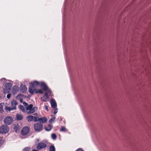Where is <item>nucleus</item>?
I'll use <instances>...</instances> for the list:
<instances>
[{
  "label": "nucleus",
  "instance_id": "412c9836",
  "mask_svg": "<svg viewBox=\"0 0 151 151\" xmlns=\"http://www.w3.org/2000/svg\"><path fill=\"white\" fill-rule=\"evenodd\" d=\"M23 95L21 94H19L17 96V99H18L22 103L23 101V99L22 98H19V97H22L23 96Z\"/></svg>",
  "mask_w": 151,
  "mask_h": 151
},
{
  "label": "nucleus",
  "instance_id": "2f4dec72",
  "mask_svg": "<svg viewBox=\"0 0 151 151\" xmlns=\"http://www.w3.org/2000/svg\"><path fill=\"white\" fill-rule=\"evenodd\" d=\"M54 109V114H56L58 111V109L57 108V107L55 108H53Z\"/></svg>",
  "mask_w": 151,
  "mask_h": 151
},
{
  "label": "nucleus",
  "instance_id": "423d86ee",
  "mask_svg": "<svg viewBox=\"0 0 151 151\" xmlns=\"http://www.w3.org/2000/svg\"><path fill=\"white\" fill-rule=\"evenodd\" d=\"M46 147L47 145L45 143L41 142L38 143V145L37 147V148L38 150H40L45 148Z\"/></svg>",
  "mask_w": 151,
  "mask_h": 151
},
{
  "label": "nucleus",
  "instance_id": "cd10ccee",
  "mask_svg": "<svg viewBox=\"0 0 151 151\" xmlns=\"http://www.w3.org/2000/svg\"><path fill=\"white\" fill-rule=\"evenodd\" d=\"M55 117H53L51 118L49 121V123H52V122H53L55 121Z\"/></svg>",
  "mask_w": 151,
  "mask_h": 151
},
{
  "label": "nucleus",
  "instance_id": "7ed1b4c3",
  "mask_svg": "<svg viewBox=\"0 0 151 151\" xmlns=\"http://www.w3.org/2000/svg\"><path fill=\"white\" fill-rule=\"evenodd\" d=\"M9 127L6 125H3L0 127V132L3 134L6 133L9 131Z\"/></svg>",
  "mask_w": 151,
  "mask_h": 151
},
{
  "label": "nucleus",
  "instance_id": "ea45409f",
  "mask_svg": "<svg viewBox=\"0 0 151 151\" xmlns=\"http://www.w3.org/2000/svg\"><path fill=\"white\" fill-rule=\"evenodd\" d=\"M5 79H6L5 78H2V79H1V80L2 81V80H5Z\"/></svg>",
  "mask_w": 151,
  "mask_h": 151
},
{
  "label": "nucleus",
  "instance_id": "5701e85b",
  "mask_svg": "<svg viewBox=\"0 0 151 151\" xmlns=\"http://www.w3.org/2000/svg\"><path fill=\"white\" fill-rule=\"evenodd\" d=\"M52 128L51 125L49 124L47 127L45 128V129L47 131H50L52 129Z\"/></svg>",
  "mask_w": 151,
  "mask_h": 151
},
{
  "label": "nucleus",
  "instance_id": "4c0bfd02",
  "mask_svg": "<svg viewBox=\"0 0 151 151\" xmlns=\"http://www.w3.org/2000/svg\"><path fill=\"white\" fill-rule=\"evenodd\" d=\"M76 151H84L81 149H78Z\"/></svg>",
  "mask_w": 151,
  "mask_h": 151
},
{
  "label": "nucleus",
  "instance_id": "f257e3e1",
  "mask_svg": "<svg viewBox=\"0 0 151 151\" xmlns=\"http://www.w3.org/2000/svg\"><path fill=\"white\" fill-rule=\"evenodd\" d=\"M37 109V107H33L32 104H30L26 108V113L28 114H30L34 113L35 110Z\"/></svg>",
  "mask_w": 151,
  "mask_h": 151
},
{
  "label": "nucleus",
  "instance_id": "4be33fe9",
  "mask_svg": "<svg viewBox=\"0 0 151 151\" xmlns=\"http://www.w3.org/2000/svg\"><path fill=\"white\" fill-rule=\"evenodd\" d=\"M32 88V87L31 86V87H30L29 88V91L31 94H33L34 93V91H34L35 89L34 90L33 89V88Z\"/></svg>",
  "mask_w": 151,
  "mask_h": 151
},
{
  "label": "nucleus",
  "instance_id": "473e14b6",
  "mask_svg": "<svg viewBox=\"0 0 151 151\" xmlns=\"http://www.w3.org/2000/svg\"><path fill=\"white\" fill-rule=\"evenodd\" d=\"M41 99L42 100L46 102L47 101V99L45 98V97L42 96L41 97Z\"/></svg>",
  "mask_w": 151,
  "mask_h": 151
},
{
  "label": "nucleus",
  "instance_id": "b1692460",
  "mask_svg": "<svg viewBox=\"0 0 151 151\" xmlns=\"http://www.w3.org/2000/svg\"><path fill=\"white\" fill-rule=\"evenodd\" d=\"M35 92L36 93H43L42 91L40 90H37L36 89H35Z\"/></svg>",
  "mask_w": 151,
  "mask_h": 151
},
{
  "label": "nucleus",
  "instance_id": "9d476101",
  "mask_svg": "<svg viewBox=\"0 0 151 151\" xmlns=\"http://www.w3.org/2000/svg\"><path fill=\"white\" fill-rule=\"evenodd\" d=\"M50 103L52 108H55L57 107V105L55 100L54 99L51 100Z\"/></svg>",
  "mask_w": 151,
  "mask_h": 151
},
{
  "label": "nucleus",
  "instance_id": "6e6552de",
  "mask_svg": "<svg viewBox=\"0 0 151 151\" xmlns=\"http://www.w3.org/2000/svg\"><path fill=\"white\" fill-rule=\"evenodd\" d=\"M30 86L32 88H36L37 86L40 84L39 82L37 81H35L33 82H31L29 84Z\"/></svg>",
  "mask_w": 151,
  "mask_h": 151
},
{
  "label": "nucleus",
  "instance_id": "f8f14e48",
  "mask_svg": "<svg viewBox=\"0 0 151 151\" xmlns=\"http://www.w3.org/2000/svg\"><path fill=\"white\" fill-rule=\"evenodd\" d=\"M47 121V119L46 117L40 118L38 119V121L40 123L42 122L43 123H45Z\"/></svg>",
  "mask_w": 151,
  "mask_h": 151
},
{
  "label": "nucleus",
  "instance_id": "393cba45",
  "mask_svg": "<svg viewBox=\"0 0 151 151\" xmlns=\"http://www.w3.org/2000/svg\"><path fill=\"white\" fill-rule=\"evenodd\" d=\"M50 151H55V148L53 145H51L49 148Z\"/></svg>",
  "mask_w": 151,
  "mask_h": 151
},
{
  "label": "nucleus",
  "instance_id": "58836bf2",
  "mask_svg": "<svg viewBox=\"0 0 151 151\" xmlns=\"http://www.w3.org/2000/svg\"><path fill=\"white\" fill-rule=\"evenodd\" d=\"M32 151H38V150H36L33 149L32 150Z\"/></svg>",
  "mask_w": 151,
  "mask_h": 151
},
{
  "label": "nucleus",
  "instance_id": "39448f33",
  "mask_svg": "<svg viewBox=\"0 0 151 151\" xmlns=\"http://www.w3.org/2000/svg\"><path fill=\"white\" fill-rule=\"evenodd\" d=\"M13 122V119L11 117L6 116L4 119V123L7 125H10Z\"/></svg>",
  "mask_w": 151,
  "mask_h": 151
},
{
  "label": "nucleus",
  "instance_id": "ddd939ff",
  "mask_svg": "<svg viewBox=\"0 0 151 151\" xmlns=\"http://www.w3.org/2000/svg\"><path fill=\"white\" fill-rule=\"evenodd\" d=\"M40 86L44 90L47 89V88L48 87L46 85L45 83L44 82H41L40 83Z\"/></svg>",
  "mask_w": 151,
  "mask_h": 151
},
{
  "label": "nucleus",
  "instance_id": "20e7f679",
  "mask_svg": "<svg viewBox=\"0 0 151 151\" xmlns=\"http://www.w3.org/2000/svg\"><path fill=\"white\" fill-rule=\"evenodd\" d=\"M43 127V125L40 123H36L34 125V128L35 130L37 132H40L41 131Z\"/></svg>",
  "mask_w": 151,
  "mask_h": 151
},
{
  "label": "nucleus",
  "instance_id": "f704fd0d",
  "mask_svg": "<svg viewBox=\"0 0 151 151\" xmlns=\"http://www.w3.org/2000/svg\"><path fill=\"white\" fill-rule=\"evenodd\" d=\"M11 96V94L10 93H8L7 95V98L9 99Z\"/></svg>",
  "mask_w": 151,
  "mask_h": 151
},
{
  "label": "nucleus",
  "instance_id": "f3484780",
  "mask_svg": "<svg viewBox=\"0 0 151 151\" xmlns=\"http://www.w3.org/2000/svg\"><path fill=\"white\" fill-rule=\"evenodd\" d=\"M33 116L32 115L28 116L26 117V119L29 122L32 121L33 120Z\"/></svg>",
  "mask_w": 151,
  "mask_h": 151
},
{
  "label": "nucleus",
  "instance_id": "c756f323",
  "mask_svg": "<svg viewBox=\"0 0 151 151\" xmlns=\"http://www.w3.org/2000/svg\"><path fill=\"white\" fill-rule=\"evenodd\" d=\"M33 120L34 121V122H37V121H38V118L36 117V116H33Z\"/></svg>",
  "mask_w": 151,
  "mask_h": 151
},
{
  "label": "nucleus",
  "instance_id": "dca6fc26",
  "mask_svg": "<svg viewBox=\"0 0 151 151\" xmlns=\"http://www.w3.org/2000/svg\"><path fill=\"white\" fill-rule=\"evenodd\" d=\"M4 109L6 112H8V111H10L11 110L15 109V108H12V107H9L6 106L4 108Z\"/></svg>",
  "mask_w": 151,
  "mask_h": 151
},
{
  "label": "nucleus",
  "instance_id": "1a4fd4ad",
  "mask_svg": "<svg viewBox=\"0 0 151 151\" xmlns=\"http://www.w3.org/2000/svg\"><path fill=\"white\" fill-rule=\"evenodd\" d=\"M44 91H45V96L48 98L49 96L51 95V91L48 87L47 88L46 90H44Z\"/></svg>",
  "mask_w": 151,
  "mask_h": 151
},
{
  "label": "nucleus",
  "instance_id": "a878e982",
  "mask_svg": "<svg viewBox=\"0 0 151 151\" xmlns=\"http://www.w3.org/2000/svg\"><path fill=\"white\" fill-rule=\"evenodd\" d=\"M51 136L52 138L54 140H55L57 137L56 134L55 133L52 134Z\"/></svg>",
  "mask_w": 151,
  "mask_h": 151
},
{
  "label": "nucleus",
  "instance_id": "72a5a7b5",
  "mask_svg": "<svg viewBox=\"0 0 151 151\" xmlns=\"http://www.w3.org/2000/svg\"><path fill=\"white\" fill-rule=\"evenodd\" d=\"M23 104H24V106L26 107L29 105L27 103L24 101L23 102Z\"/></svg>",
  "mask_w": 151,
  "mask_h": 151
},
{
  "label": "nucleus",
  "instance_id": "f03ea898",
  "mask_svg": "<svg viewBox=\"0 0 151 151\" xmlns=\"http://www.w3.org/2000/svg\"><path fill=\"white\" fill-rule=\"evenodd\" d=\"M11 87L12 85L10 83H6L3 89L4 93H9L10 91Z\"/></svg>",
  "mask_w": 151,
  "mask_h": 151
},
{
  "label": "nucleus",
  "instance_id": "a19ab883",
  "mask_svg": "<svg viewBox=\"0 0 151 151\" xmlns=\"http://www.w3.org/2000/svg\"><path fill=\"white\" fill-rule=\"evenodd\" d=\"M33 115H35V116H37V113H35L33 114Z\"/></svg>",
  "mask_w": 151,
  "mask_h": 151
},
{
  "label": "nucleus",
  "instance_id": "aec40b11",
  "mask_svg": "<svg viewBox=\"0 0 151 151\" xmlns=\"http://www.w3.org/2000/svg\"><path fill=\"white\" fill-rule=\"evenodd\" d=\"M19 108L23 112L26 113V108L23 106L20 105Z\"/></svg>",
  "mask_w": 151,
  "mask_h": 151
},
{
  "label": "nucleus",
  "instance_id": "c85d7f7f",
  "mask_svg": "<svg viewBox=\"0 0 151 151\" xmlns=\"http://www.w3.org/2000/svg\"><path fill=\"white\" fill-rule=\"evenodd\" d=\"M66 130V128L64 127H61L60 131L61 132H65Z\"/></svg>",
  "mask_w": 151,
  "mask_h": 151
},
{
  "label": "nucleus",
  "instance_id": "a211bd4d",
  "mask_svg": "<svg viewBox=\"0 0 151 151\" xmlns=\"http://www.w3.org/2000/svg\"><path fill=\"white\" fill-rule=\"evenodd\" d=\"M4 105V103H1L0 104V112L2 113L4 111L3 106Z\"/></svg>",
  "mask_w": 151,
  "mask_h": 151
},
{
  "label": "nucleus",
  "instance_id": "9b49d317",
  "mask_svg": "<svg viewBox=\"0 0 151 151\" xmlns=\"http://www.w3.org/2000/svg\"><path fill=\"white\" fill-rule=\"evenodd\" d=\"M21 91L23 93H25L27 89L26 86L22 84L21 86Z\"/></svg>",
  "mask_w": 151,
  "mask_h": 151
},
{
  "label": "nucleus",
  "instance_id": "6ab92c4d",
  "mask_svg": "<svg viewBox=\"0 0 151 151\" xmlns=\"http://www.w3.org/2000/svg\"><path fill=\"white\" fill-rule=\"evenodd\" d=\"M17 120H20L22 119L23 116L22 115L20 114H17L16 116Z\"/></svg>",
  "mask_w": 151,
  "mask_h": 151
},
{
  "label": "nucleus",
  "instance_id": "2eb2a0df",
  "mask_svg": "<svg viewBox=\"0 0 151 151\" xmlns=\"http://www.w3.org/2000/svg\"><path fill=\"white\" fill-rule=\"evenodd\" d=\"M12 93L13 94L16 93L18 91L17 86H14L12 88Z\"/></svg>",
  "mask_w": 151,
  "mask_h": 151
},
{
  "label": "nucleus",
  "instance_id": "0eeeda50",
  "mask_svg": "<svg viewBox=\"0 0 151 151\" xmlns=\"http://www.w3.org/2000/svg\"><path fill=\"white\" fill-rule=\"evenodd\" d=\"M29 128L28 127H25L23 128L21 131V134L22 135H25L27 134L29 132Z\"/></svg>",
  "mask_w": 151,
  "mask_h": 151
},
{
  "label": "nucleus",
  "instance_id": "e433bc0d",
  "mask_svg": "<svg viewBox=\"0 0 151 151\" xmlns=\"http://www.w3.org/2000/svg\"><path fill=\"white\" fill-rule=\"evenodd\" d=\"M58 119L60 120V121H63V119L61 117H59L58 118Z\"/></svg>",
  "mask_w": 151,
  "mask_h": 151
},
{
  "label": "nucleus",
  "instance_id": "4468645a",
  "mask_svg": "<svg viewBox=\"0 0 151 151\" xmlns=\"http://www.w3.org/2000/svg\"><path fill=\"white\" fill-rule=\"evenodd\" d=\"M17 104V103L16 101L13 100L11 102V105L12 108H15L16 109V106Z\"/></svg>",
  "mask_w": 151,
  "mask_h": 151
},
{
  "label": "nucleus",
  "instance_id": "7c9ffc66",
  "mask_svg": "<svg viewBox=\"0 0 151 151\" xmlns=\"http://www.w3.org/2000/svg\"><path fill=\"white\" fill-rule=\"evenodd\" d=\"M30 148L29 147H25L22 150V151H29Z\"/></svg>",
  "mask_w": 151,
  "mask_h": 151
},
{
  "label": "nucleus",
  "instance_id": "c9c22d12",
  "mask_svg": "<svg viewBox=\"0 0 151 151\" xmlns=\"http://www.w3.org/2000/svg\"><path fill=\"white\" fill-rule=\"evenodd\" d=\"M45 109L47 111H48L49 110V109H48V106H46V105H45Z\"/></svg>",
  "mask_w": 151,
  "mask_h": 151
},
{
  "label": "nucleus",
  "instance_id": "bb28decb",
  "mask_svg": "<svg viewBox=\"0 0 151 151\" xmlns=\"http://www.w3.org/2000/svg\"><path fill=\"white\" fill-rule=\"evenodd\" d=\"M4 142L3 137H0V147L3 144Z\"/></svg>",
  "mask_w": 151,
  "mask_h": 151
}]
</instances>
